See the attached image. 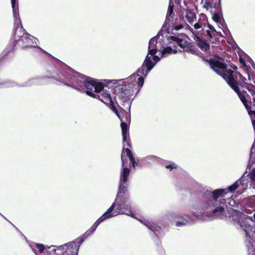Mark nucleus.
I'll list each match as a JSON object with an SVG mask.
<instances>
[{
    "label": "nucleus",
    "instance_id": "1",
    "mask_svg": "<svg viewBox=\"0 0 255 255\" xmlns=\"http://www.w3.org/2000/svg\"><path fill=\"white\" fill-rule=\"evenodd\" d=\"M136 74H133L127 78V81H124L122 84L116 87V91L120 99L122 100L121 108L126 111H129L131 106L130 97L133 95H136L140 90L144 83V78L140 76L136 79Z\"/></svg>",
    "mask_w": 255,
    "mask_h": 255
},
{
    "label": "nucleus",
    "instance_id": "2",
    "mask_svg": "<svg viewBox=\"0 0 255 255\" xmlns=\"http://www.w3.org/2000/svg\"><path fill=\"white\" fill-rule=\"evenodd\" d=\"M128 199L118 200L116 203H113L107 211L100 217L90 228L91 232H94L99 225L107 219L115 217L119 214H126L133 217V213L130 207L127 204Z\"/></svg>",
    "mask_w": 255,
    "mask_h": 255
},
{
    "label": "nucleus",
    "instance_id": "3",
    "mask_svg": "<svg viewBox=\"0 0 255 255\" xmlns=\"http://www.w3.org/2000/svg\"><path fill=\"white\" fill-rule=\"evenodd\" d=\"M223 194V189H217L213 192L207 191L205 193L204 203L202 205L203 209L215 207L213 210V216L222 218L223 215L222 203L218 199Z\"/></svg>",
    "mask_w": 255,
    "mask_h": 255
},
{
    "label": "nucleus",
    "instance_id": "4",
    "mask_svg": "<svg viewBox=\"0 0 255 255\" xmlns=\"http://www.w3.org/2000/svg\"><path fill=\"white\" fill-rule=\"evenodd\" d=\"M155 42H156V40L154 39H151L149 40L148 47V54L146 56L141 66L138 69L137 72L135 73L136 77L140 76L139 73L144 76L147 75L155 65V63L151 61V57L148 56L149 54L153 56L155 55L157 51V49L153 48Z\"/></svg>",
    "mask_w": 255,
    "mask_h": 255
},
{
    "label": "nucleus",
    "instance_id": "5",
    "mask_svg": "<svg viewBox=\"0 0 255 255\" xmlns=\"http://www.w3.org/2000/svg\"><path fill=\"white\" fill-rule=\"evenodd\" d=\"M94 232H91V229L88 230L83 236L77 238L74 241L68 243L65 245V251L62 255H78L79 248L84 241Z\"/></svg>",
    "mask_w": 255,
    "mask_h": 255
},
{
    "label": "nucleus",
    "instance_id": "6",
    "mask_svg": "<svg viewBox=\"0 0 255 255\" xmlns=\"http://www.w3.org/2000/svg\"><path fill=\"white\" fill-rule=\"evenodd\" d=\"M168 39L170 42H174L183 51L190 53L192 54L201 57L202 53L195 47V46L191 42H188L185 39L179 38L175 36H169Z\"/></svg>",
    "mask_w": 255,
    "mask_h": 255
},
{
    "label": "nucleus",
    "instance_id": "7",
    "mask_svg": "<svg viewBox=\"0 0 255 255\" xmlns=\"http://www.w3.org/2000/svg\"><path fill=\"white\" fill-rule=\"evenodd\" d=\"M234 71L228 68L224 65V79L226 81L228 84L232 88L233 90L238 94V96L242 102L246 100V95L247 94L246 91L241 92L238 87V83L236 81L233 75Z\"/></svg>",
    "mask_w": 255,
    "mask_h": 255
},
{
    "label": "nucleus",
    "instance_id": "8",
    "mask_svg": "<svg viewBox=\"0 0 255 255\" xmlns=\"http://www.w3.org/2000/svg\"><path fill=\"white\" fill-rule=\"evenodd\" d=\"M97 99H99L101 101L103 102L105 104L107 105L110 109L119 118H120V115L112 99L111 94L107 90H103V91L99 94H96Z\"/></svg>",
    "mask_w": 255,
    "mask_h": 255
},
{
    "label": "nucleus",
    "instance_id": "9",
    "mask_svg": "<svg viewBox=\"0 0 255 255\" xmlns=\"http://www.w3.org/2000/svg\"><path fill=\"white\" fill-rule=\"evenodd\" d=\"M202 59L209 63L210 67L219 75L223 77V59L217 55H215L210 59H206L202 57Z\"/></svg>",
    "mask_w": 255,
    "mask_h": 255
},
{
    "label": "nucleus",
    "instance_id": "10",
    "mask_svg": "<svg viewBox=\"0 0 255 255\" xmlns=\"http://www.w3.org/2000/svg\"><path fill=\"white\" fill-rule=\"evenodd\" d=\"M86 76L77 73L71 78L72 87L79 90H84V85L85 82L83 81V79H86Z\"/></svg>",
    "mask_w": 255,
    "mask_h": 255
},
{
    "label": "nucleus",
    "instance_id": "11",
    "mask_svg": "<svg viewBox=\"0 0 255 255\" xmlns=\"http://www.w3.org/2000/svg\"><path fill=\"white\" fill-rule=\"evenodd\" d=\"M83 81L85 83L84 85V90H82L88 96L93 98H97V96L93 93V90L95 84V80L87 76L86 79H83Z\"/></svg>",
    "mask_w": 255,
    "mask_h": 255
},
{
    "label": "nucleus",
    "instance_id": "12",
    "mask_svg": "<svg viewBox=\"0 0 255 255\" xmlns=\"http://www.w3.org/2000/svg\"><path fill=\"white\" fill-rule=\"evenodd\" d=\"M126 120L124 121L123 118H119L121 121V127L122 128V132L123 136V141L127 140V137L129 136L128 133V127L126 122H129L130 120V116L129 114H128L127 113L125 115Z\"/></svg>",
    "mask_w": 255,
    "mask_h": 255
},
{
    "label": "nucleus",
    "instance_id": "13",
    "mask_svg": "<svg viewBox=\"0 0 255 255\" xmlns=\"http://www.w3.org/2000/svg\"><path fill=\"white\" fill-rule=\"evenodd\" d=\"M174 6L173 2L170 1L166 14V19L163 24V26H165V25H167V24L169 25L170 21L171 22V23L173 22L174 16L175 15V13L174 12Z\"/></svg>",
    "mask_w": 255,
    "mask_h": 255
},
{
    "label": "nucleus",
    "instance_id": "14",
    "mask_svg": "<svg viewBox=\"0 0 255 255\" xmlns=\"http://www.w3.org/2000/svg\"><path fill=\"white\" fill-rule=\"evenodd\" d=\"M124 184H125V183L123 182H121L120 183L119 191L117 194V200L129 199V195L126 194L128 190L126 185H125Z\"/></svg>",
    "mask_w": 255,
    "mask_h": 255
},
{
    "label": "nucleus",
    "instance_id": "15",
    "mask_svg": "<svg viewBox=\"0 0 255 255\" xmlns=\"http://www.w3.org/2000/svg\"><path fill=\"white\" fill-rule=\"evenodd\" d=\"M195 40L199 47L202 51L208 52L210 50V45L207 42V40L202 39L199 36H196Z\"/></svg>",
    "mask_w": 255,
    "mask_h": 255
},
{
    "label": "nucleus",
    "instance_id": "16",
    "mask_svg": "<svg viewBox=\"0 0 255 255\" xmlns=\"http://www.w3.org/2000/svg\"><path fill=\"white\" fill-rule=\"evenodd\" d=\"M241 228L245 232L247 236L249 238H252L255 235V228L253 227L246 223H243L241 224Z\"/></svg>",
    "mask_w": 255,
    "mask_h": 255
},
{
    "label": "nucleus",
    "instance_id": "17",
    "mask_svg": "<svg viewBox=\"0 0 255 255\" xmlns=\"http://www.w3.org/2000/svg\"><path fill=\"white\" fill-rule=\"evenodd\" d=\"M14 30L13 38L15 41L20 39L26 33L25 30L22 26H18L17 27L14 28Z\"/></svg>",
    "mask_w": 255,
    "mask_h": 255
},
{
    "label": "nucleus",
    "instance_id": "18",
    "mask_svg": "<svg viewBox=\"0 0 255 255\" xmlns=\"http://www.w3.org/2000/svg\"><path fill=\"white\" fill-rule=\"evenodd\" d=\"M127 162H126L125 166H123V171L121 175V182H123L126 184L128 181V177L130 173V170L128 167H127Z\"/></svg>",
    "mask_w": 255,
    "mask_h": 255
},
{
    "label": "nucleus",
    "instance_id": "19",
    "mask_svg": "<svg viewBox=\"0 0 255 255\" xmlns=\"http://www.w3.org/2000/svg\"><path fill=\"white\" fill-rule=\"evenodd\" d=\"M125 152L126 153L127 156H128L129 158L133 156V154L130 149L128 147L126 148L125 145H124L121 156L122 164V165L124 166H125L126 162H127V159L126 158V157H125L124 155V154H125Z\"/></svg>",
    "mask_w": 255,
    "mask_h": 255
},
{
    "label": "nucleus",
    "instance_id": "20",
    "mask_svg": "<svg viewBox=\"0 0 255 255\" xmlns=\"http://www.w3.org/2000/svg\"><path fill=\"white\" fill-rule=\"evenodd\" d=\"M185 10L186 12L185 18L186 20L189 23H192L196 19L195 13L193 11V10L190 9H186Z\"/></svg>",
    "mask_w": 255,
    "mask_h": 255
},
{
    "label": "nucleus",
    "instance_id": "21",
    "mask_svg": "<svg viewBox=\"0 0 255 255\" xmlns=\"http://www.w3.org/2000/svg\"><path fill=\"white\" fill-rule=\"evenodd\" d=\"M20 39L23 43L22 49L33 47L32 44L33 42L32 40L28 37V34L26 33Z\"/></svg>",
    "mask_w": 255,
    "mask_h": 255
},
{
    "label": "nucleus",
    "instance_id": "22",
    "mask_svg": "<svg viewBox=\"0 0 255 255\" xmlns=\"http://www.w3.org/2000/svg\"><path fill=\"white\" fill-rule=\"evenodd\" d=\"M11 3L13 17L16 19L17 18V16H19L18 0H11Z\"/></svg>",
    "mask_w": 255,
    "mask_h": 255
},
{
    "label": "nucleus",
    "instance_id": "23",
    "mask_svg": "<svg viewBox=\"0 0 255 255\" xmlns=\"http://www.w3.org/2000/svg\"><path fill=\"white\" fill-rule=\"evenodd\" d=\"M242 182V181L241 179L239 180L238 181L235 182L233 185L230 186L226 189H224V194H226L228 192H233L235 190H236L240 184H241Z\"/></svg>",
    "mask_w": 255,
    "mask_h": 255
},
{
    "label": "nucleus",
    "instance_id": "24",
    "mask_svg": "<svg viewBox=\"0 0 255 255\" xmlns=\"http://www.w3.org/2000/svg\"><path fill=\"white\" fill-rule=\"evenodd\" d=\"M104 88V86L103 83L98 82L95 80V84L94 88L95 92L100 94L103 91Z\"/></svg>",
    "mask_w": 255,
    "mask_h": 255
},
{
    "label": "nucleus",
    "instance_id": "25",
    "mask_svg": "<svg viewBox=\"0 0 255 255\" xmlns=\"http://www.w3.org/2000/svg\"><path fill=\"white\" fill-rule=\"evenodd\" d=\"M251 180V185L255 189V168L253 169L248 174Z\"/></svg>",
    "mask_w": 255,
    "mask_h": 255
},
{
    "label": "nucleus",
    "instance_id": "26",
    "mask_svg": "<svg viewBox=\"0 0 255 255\" xmlns=\"http://www.w3.org/2000/svg\"><path fill=\"white\" fill-rule=\"evenodd\" d=\"M203 16L204 17L203 19V20L205 22L202 23H201L200 22H199L195 23L194 25H193V26H194L195 29H200L201 28H202L203 25H205L206 24V23L207 22V19L205 17V15L204 14L203 15Z\"/></svg>",
    "mask_w": 255,
    "mask_h": 255
},
{
    "label": "nucleus",
    "instance_id": "27",
    "mask_svg": "<svg viewBox=\"0 0 255 255\" xmlns=\"http://www.w3.org/2000/svg\"><path fill=\"white\" fill-rule=\"evenodd\" d=\"M172 52V49L171 47L168 46L164 48L162 51V55H165V54H171Z\"/></svg>",
    "mask_w": 255,
    "mask_h": 255
},
{
    "label": "nucleus",
    "instance_id": "28",
    "mask_svg": "<svg viewBox=\"0 0 255 255\" xmlns=\"http://www.w3.org/2000/svg\"><path fill=\"white\" fill-rule=\"evenodd\" d=\"M35 246L40 253H42L45 250V247L43 244L36 243L35 244Z\"/></svg>",
    "mask_w": 255,
    "mask_h": 255
},
{
    "label": "nucleus",
    "instance_id": "29",
    "mask_svg": "<svg viewBox=\"0 0 255 255\" xmlns=\"http://www.w3.org/2000/svg\"><path fill=\"white\" fill-rule=\"evenodd\" d=\"M212 18L214 21L216 22H219L220 20H221L220 14L217 12H215L213 14Z\"/></svg>",
    "mask_w": 255,
    "mask_h": 255
},
{
    "label": "nucleus",
    "instance_id": "30",
    "mask_svg": "<svg viewBox=\"0 0 255 255\" xmlns=\"http://www.w3.org/2000/svg\"><path fill=\"white\" fill-rule=\"evenodd\" d=\"M129 159L130 162L131 163L132 166L133 168H135V166L136 165H137V164H138L136 162L135 158L133 156L131 157H130Z\"/></svg>",
    "mask_w": 255,
    "mask_h": 255
},
{
    "label": "nucleus",
    "instance_id": "31",
    "mask_svg": "<svg viewBox=\"0 0 255 255\" xmlns=\"http://www.w3.org/2000/svg\"><path fill=\"white\" fill-rule=\"evenodd\" d=\"M213 37H214L215 39H217L219 37H223V35L221 32L216 31V32H214L213 33Z\"/></svg>",
    "mask_w": 255,
    "mask_h": 255
},
{
    "label": "nucleus",
    "instance_id": "32",
    "mask_svg": "<svg viewBox=\"0 0 255 255\" xmlns=\"http://www.w3.org/2000/svg\"><path fill=\"white\" fill-rule=\"evenodd\" d=\"M171 24H173V28L176 30H178L181 29L183 28V25L182 24H180L179 25H174L175 23H174V22L172 23H171Z\"/></svg>",
    "mask_w": 255,
    "mask_h": 255
},
{
    "label": "nucleus",
    "instance_id": "33",
    "mask_svg": "<svg viewBox=\"0 0 255 255\" xmlns=\"http://www.w3.org/2000/svg\"><path fill=\"white\" fill-rule=\"evenodd\" d=\"M187 222V220H183L182 221V222H179V221H178L176 223V226L177 227H179V226H183V225H185L186 224Z\"/></svg>",
    "mask_w": 255,
    "mask_h": 255
},
{
    "label": "nucleus",
    "instance_id": "34",
    "mask_svg": "<svg viewBox=\"0 0 255 255\" xmlns=\"http://www.w3.org/2000/svg\"><path fill=\"white\" fill-rule=\"evenodd\" d=\"M165 168H167V169H170V170L172 169H176L177 168V166L174 164V163H173L172 164H169V165H167L165 166Z\"/></svg>",
    "mask_w": 255,
    "mask_h": 255
},
{
    "label": "nucleus",
    "instance_id": "35",
    "mask_svg": "<svg viewBox=\"0 0 255 255\" xmlns=\"http://www.w3.org/2000/svg\"><path fill=\"white\" fill-rule=\"evenodd\" d=\"M207 26H208V27L209 28V30H210V31L212 32V34L214 32H216V29H215L214 27L212 25H211L210 24L208 23Z\"/></svg>",
    "mask_w": 255,
    "mask_h": 255
},
{
    "label": "nucleus",
    "instance_id": "36",
    "mask_svg": "<svg viewBox=\"0 0 255 255\" xmlns=\"http://www.w3.org/2000/svg\"><path fill=\"white\" fill-rule=\"evenodd\" d=\"M127 142V145L128 147V148H130L131 147V144L130 140L129 138V136L127 137L126 141H123V142Z\"/></svg>",
    "mask_w": 255,
    "mask_h": 255
},
{
    "label": "nucleus",
    "instance_id": "37",
    "mask_svg": "<svg viewBox=\"0 0 255 255\" xmlns=\"http://www.w3.org/2000/svg\"><path fill=\"white\" fill-rule=\"evenodd\" d=\"M206 33L207 35H208L210 38H213V34L212 33V32L210 31V30L209 29L207 30L206 31Z\"/></svg>",
    "mask_w": 255,
    "mask_h": 255
},
{
    "label": "nucleus",
    "instance_id": "38",
    "mask_svg": "<svg viewBox=\"0 0 255 255\" xmlns=\"http://www.w3.org/2000/svg\"><path fill=\"white\" fill-rule=\"evenodd\" d=\"M152 59L155 61V63H154L155 64V63H156L158 61H159V60H160V58L158 56H157L156 55H153V57H152Z\"/></svg>",
    "mask_w": 255,
    "mask_h": 255
},
{
    "label": "nucleus",
    "instance_id": "39",
    "mask_svg": "<svg viewBox=\"0 0 255 255\" xmlns=\"http://www.w3.org/2000/svg\"><path fill=\"white\" fill-rule=\"evenodd\" d=\"M242 102H243V103L244 104V106H245V107L246 108V109H247V110H249V109L250 107H249V106L248 105V101H247V100H245V101H243Z\"/></svg>",
    "mask_w": 255,
    "mask_h": 255
},
{
    "label": "nucleus",
    "instance_id": "40",
    "mask_svg": "<svg viewBox=\"0 0 255 255\" xmlns=\"http://www.w3.org/2000/svg\"><path fill=\"white\" fill-rule=\"evenodd\" d=\"M249 254L251 255H255V248L254 250L252 249H250Z\"/></svg>",
    "mask_w": 255,
    "mask_h": 255
},
{
    "label": "nucleus",
    "instance_id": "41",
    "mask_svg": "<svg viewBox=\"0 0 255 255\" xmlns=\"http://www.w3.org/2000/svg\"><path fill=\"white\" fill-rule=\"evenodd\" d=\"M240 62L242 64V65L245 66L246 65L245 60L241 57L240 58Z\"/></svg>",
    "mask_w": 255,
    "mask_h": 255
},
{
    "label": "nucleus",
    "instance_id": "42",
    "mask_svg": "<svg viewBox=\"0 0 255 255\" xmlns=\"http://www.w3.org/2000/svg\"><path fill=\"white\" fill-rule=\"evenodd\" d=\"M159 251H160L161 254H165L164 250H163L162 247H159Z\"/></svg>",
    "mask_w": 255,
    "mask_h": 255
},
{
    "label": "nucleus",
    "instance_id": "43",
    "mask_svg": "<svg viewBox=\"0 0 255 255\" xmlns=\"http://www.w3.org/2000/svg\"><path fill=\"white\" fill-rule=\"evenodd\" d=\"M249 113L251 115H255V111H249Z\"/></svg>",
    "mask_w": 255,
    "mask_h": 255
},
{
    "label": "nucleus",
    "instance_id": "44",
    "mask_svg": "<svg viewBox=\"0 0 255 255\" xmlns=\"http://www.w3.org/2000/svg\"><path fill=\"white\" fill-rule=\"evenodd\" d=\"M227 42H228V43L229 44H231V45L232 46V47H233V48H235V46H236L235 44H234L233 42V43H231V42H229V41H228Z\"/></svg>",
    "mask_w": 255,
    "mask_h": 255
},
{
    "label": "nucleus",
    "instance_id": "45",
    "mask_svg": "<svg viewBox=\"0 0 255 255\" xmlns=\"http://www.w3.org/2000/svg\"><path fill=\"white\" fill-rule=\"evenodd\" d=\"M32 250H33V251L35 254H36L37 250H36V249H35L34 248H35V246H33L32 247Z\"/></svg>",
    "mask_w": 255,
    "mask_h": 255
},
{
    "label": "nucleus",
    "instance_id": "46",
    "mask_svg": "<svg viewBox=\"0 0 255 255\" xmlns=\"http://www.w3.org/2000/svg\"><path fill=\"white\" fill-rule=\"evenodd\" d=\"M177 51L176 50L172 49V52L173 53H176Z\"/></svg>",
    "mask_w": 255,
    "mask_h": 255
},
{
    "label": "nucleus",
    "instance_id": "47",
    "mask_svg": "<svg viewBox=\"0 0 255 255\" xmlns=\"http://www.w3.org/2000/svg\"><path fill=\"white\" fill-rule=\"evenodd\" d=\"M253 124L254 125V126H255V120H254L253 122Z\"/></svg>",
    "mask_w": 255,
    "mask_h": 255
},
{
    "label": "nucleus",
    "instance_id": "48",
    "mask_svg": "<svg viewBox=\"0 0 255 255\" xmlns=\"http://www.w3.org/2000/svg\"><path fill=\"white\" fill-rule=\"evenodd\" d=\"M254 220L255 221V213L254 215Z\"/></svg>",
    "mask_w": 255,
    "mask_h": 255
},
{
    "label": "nucleus",
    "instance_id": "49",
    "mask_svg": "<svg viewBox=\"0 0 255 255\" xmlns=\"http://www.w3.org/2000/svg\"><path fill=\"white\" fill-rule=\"evenodd\" d=\"M253 148H252L251 149V151H252V152L253 151Z\"/></svg>",
    "mask_w": 255,
    "mask_h": 255
},
{
    "label": "nucleus",
    "instance_id": "50",
    "mask_svg": "<svg viewBox=\"0 0 255 255\" xmlns=\"http://www.w3.org/2000/svg\"><path fill=\"white\" fill-rule=\"evenodd\" d=\"M219 2H220V1H221V0H219Z\"/></svg>",
    "mask_w": 255,
    "mask_h": 255
},
{
    "label": "nucleus",
    "instance_id": "51",
    "mask_svg": "<svg viewBox=\"0 0 255 255\" xmlns=\"http://www.w3.org/2000/svg\"><path fill=\"white\" fill-rule=\"evenodd\" d=\"M202 1H203V0H201Z\"/></svg>",
    "mask_w": 255,
    "mask_h": 255
}]
</instances>
